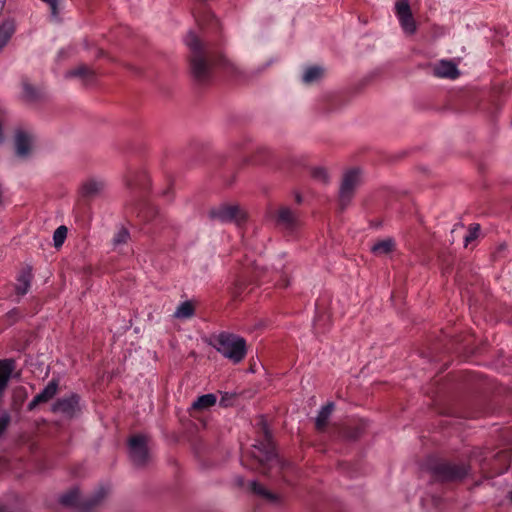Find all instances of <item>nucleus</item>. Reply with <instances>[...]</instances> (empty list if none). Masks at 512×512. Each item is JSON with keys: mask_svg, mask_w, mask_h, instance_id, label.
Listing matches in <instances>:
<instances>
[{"mask_svg": "<svg viewBox=\"0 0 512 512\" xmlns=\"http://www.w3.org/2000/svg\"><path fill=\"white\" fill-rule=\"evenodd\" d=\"M206 16H207V18H209V20L212 24H216L217 20L215 19V17L213 15L207 14Z\"/></svg>", "mask_w": 512, "mask_h": 512, "instance_id": "obj_39", "label": "nucleus"}, {"mask_svg": "<svg viewBox=\"0 0 512 512\" xmlns=\"http://www.w3.org/2000/svg\"><path fill=\"white\" fill-rule=\"evenodd\" d=\"M147 441L145 435H134L128 441L130 458L137 466H143L148 460Z\"/></svg>", "mask_w": 512, "mask_h": 512, "instance_id": "obj_7", "label": "nucleus"}, {"mask_svg": "<svg viewBox=\"0 0 512 512\" xmlns=\"http://www.w3.org/2000/svg\"><path fill=\"white\" fill-rule=\"evenodd\" d=\"M158 210L156 207L147 206L144 209L140 210L137 216L141 218L143 221H150L156 214Z\"/></svg>", "mask_w": 512, "mask_h": 512, "instance_id": "obj_31", "label": "nucleus"}, {"mask_svg": "<svg viewBox=\"0 0 512 512\" xmlns=\"http://www.w3.org/2000/svg\"><path fill=\"white\" fill-rule=\"evenodd\" d=\"M469 472V466L463 463L442 461L432 467V473L436 480L441 482L462 481Z\"/></svg>", "mask_w": 512, "mask_h": 512, "instance_id": "obj_5", "label": "nucleus"}, {"mask_svg": "<svg viewBox=\"0 0 512 512\" xmlns=\"http://www.w3.org/2000/svg\"><path fill=\"white\" fill-rule=\"evenodd\" d=\"M33 144V136L23 130H18L15 134L16 155L20 158H26L30 155Z\"/></svg>", "mask_w": 512, "mask_h": 512, "instance_id": "obj_12", "label": "nucleus"}, {"mask_svg": "<svg viewBox=\"0 0 512 512\" xmlns=\"http://www.w3.org/2000/svg\"><path fill=\"white\" fill-rule=\"evenodd\" d=\"M479 231V224H473L469 227V234L465 237V246H467L469 242L475 240L478 237Z\"/></svg>", "mask_w": 512, "mask_h": 512, "instance_id": "obj_33", "label": "nucleus"}, {"mask_svg": "<svg viewBox=\"0 0 512 512\" xmlns=\"http://www.w3.org/2000/svg\"><path fill=\"white\" fill-rule=\"evenodd\" d=\"M189 48V67L193 78L199 82H206L211 75L213 65L220 63L211 46L202 42L194 32H189L185 38Z\"/></svg>", "mask_w": 512, "mask_h": 512, "instance_id": "obj_1", "label": "nucleus"}, {"mask_svg": "<svg viewBox=\"0 0 512 512\" xmlns=\"http://www.w3.org/2000/svg\"><path fill=\"white\" fill-rule=\"evenodd\" d=\"M216 350L233 363H240L246 356L247 346L244 338L231 333H221L216 338Z\"/></svg>", "mask_w": 512, "mask_h": 512, "instance_id": "obj_3", "label": "nucleus"}, {"mask_svg": "<svg viewBox=\"0 0 512 512\" xmlns=\"http://www.w3.org/2000/svg\"><path fill=\"white\" fill-rule=\"evenodd\" d=\"M250 487H251V490L253 493L266 499L268 502L274 503V504L279 502V496L277 494L270 492L269 490H267L264 486H262L258 482L252 481L250 483Z\"/></svg>", "mask_w": 512, "mask_h": 512, "instance_id": "obj_21", "label": "nucleus"}, {"mask_svg": "<svg viewBox=\"0 0 512 512\" xmlns=\"http://www.w3.org/2000/svg\"><path fill=\"white\" fill-rule=\"evenodd\" d=\"M395 8L403 30L410 35L414 34L416 32V23L408 0H398L395 4Z\"/></svg>", "mask_w": 512, "mask_h": 512, "instance_id": "obj_9", "label": "nucleus"}, {"mask_svg": "<svg viewBox=\"0 0 512 512\" xmlns=\"http://www.w3.org/2000/svg\"><path fill=\"white\" fill-rule=\"evenodd\" d=\"M275 223L284 230L293 231L300 225V219L296 211L282 206L276 212Z\"/></svg>", "mask_w": 512, "mask_h": 512, "instance_id": "obj_10", "label": "nucleus"}, {"mask_svg": "<svg viewBox=\"0 0 512 512\" xmlns=\"http://www.w3.org/2000/svg\"><path fill=\"white\" fill-rule=\"evenodd\" d=\"M15 31V24L11 20L4 21L0 26V50L7 44Z\"/></svg>", "mask_w": 512, "mask_h": 512, "instance_id": "obj_24", "label": "nucleus"}, {"mask_svg": "<svg viewBox=\"0 0 512 512\" xmlns=\"http://www.w3.org/2000/svg\"><path fill=\"white\" fill-rule=\"evenodd\" d=\"M324 75V69L320 66L308 67L302 77L305 84H312L319 81Z\"/></svg>", "mask_w": 512, "mask_h": 512, "instance_id": "obj_23", "label": "nucleus"}, {"mask_svg": "<svg viewBox=\"0 0 512 512\" xmlns=\"http://www.w3.org/2000/svg\"><path fill=\"white\" fill-rule=\"evenodd\" d=\"M22 87H23V99L27 102H36L42 99L43 97V91L38 88L34 87L31 83H29L26 79L22 81Z\"/></svg>", "mask_w": 512, "mask_h": 512, "instance_id": "obj_18", "label": "nucleus"}, {"mask_svg": "<svg viewBox=\"0 0 512 512\" xmlns=\"http://www.w3.org/2000/svg\"><path fill=\"white\" fill-rule=\"evenodd\" d=\"M243 292V287L241 282H237L235 285V289L233 291L234 297H240Z\"/></svg>", "mask_w": 512, "mask_h": 512, "instance_id": "obj_36", "label": "nucleus"}, {"mask_svg": "<svg viewBox=\"0 0 512 512\" xmlns=\"http://www.w3.org/2000/svg\"><path fill=\"white\" fill-rule=\"evenodd\" d=\"M281 285L282 287H287L289 285V279L287 276H285L282 280V282L279 284Z\"/></svg>", "mask_w": 512, "mask_h": 512, "instance_id": "obj_38", "label": "nucleus"}, {"mask_svg": "<svg viewBox=\"0 0 512 512\" xmlns=\"http://www.w3.org/2000/svg\"><path fill=\"white\" fill-rule=\"evenodd\" d=\"M79 491L76 488L71 489L67 493L63 494L60 498L61 504L67 507H74L78 504Z\"/></svg>", "mask_w": 512, "mask_h": 512, "instance_id": "obj_28", "label": "nucleus"}, {"mask_svg": "<svg viewBox=\"0 0 512 512\" xmlns=\"http://www.w3.org/2000/svg\"><path fill=\"white\" fill-rule=\"evenodd\" d=\"M333 410L334 404L332 402L327 403L321 408L315 420V427L318 431H324Z\"/></svg>", "mask_w": 512, "mask_h": 512, "instance_id": "obj_19", "label": "nucleus"}, {"mask_svg": "<svg viewBox=\"0 0 512 512\" xmlns=\"http://www.w3.org/2000/svg\"><path fill=\"white\" fill-rule=\"evenodd\" d=\"M58 390V381L52 380L48 383V385L37 394L33 400L28 404V410H34L37 405L41 403H46L51 400L57 393Z\"/></svg>", "mask_w": 512, "mask_h": 512, "instance_id": "obj_13", "label": "nucleus"}, {"mask_svg": "<svg viewBox=\"0 0 512 512\" xmlns=\"http://www.w3.org/2000/svg\"><path fill=\"white\" fill-rule=\"evenodd\" d=\"M109 493V487L101 486L81 505V512H93Z\"/></svg>", "mask_w": 512, "mask_h": 512, "instance_id": "obj_15", "label": "nucleus"}, {"mask_svg": "<svg viewBox=\"0 0 512 512\" xmlns=\"http://www.w3.org/2000/svg\"><path fill=\"white\" fill-rule=\"evenodd\" d=\"M41 1L45 2L49 6L50 12H51V17L54 20H58V15H59L58 0H41Z\"/></svg>", "mask_w": 512, "mask_h": 512, "instance_id": "obj_34", "label": "nucleus"}, {"mask_svg": "<svg viewBox=\"0 0 512 512\" xmlns=\"http://www.w3.org/2000/svg\"><path fill=\"white\" fill-rule=\"evenodd\" d=\"M67 227L66 226H59L55 231H54V234H53V241H54V246L56 248H59L63 245L66 237H67Z\"/></svg>", "mask_w": 512, "mask_h": 512, "instance_id": "obj_30", "label": "nucleus"}, {"mask_svg": "<svg viewBox=\"0 0 512 512\" xmlns=\"http://www.w3.org/2000/svg\"><path fill=\"white\" fill-rule=\"evenodd\" d=\"M239 484H240V485H243V479H240V480H239Z\"/></svg>", "mask_w": 512, "mask_h": 512, "instance_id": "obj_43", "label": "nucleus"}, {"mask_svg": "<svg viewBox=\"0 0 512 512\" xmlns=\"http://www.w3.org/2000/svg\"><path fill=\"white\" fill-rule=\"evenodd\" d=\"M433 74L441 78L455 79L459 76V71L452 61L441 60L434 65Z\"/></svg>", "mask_w": 512, "mask_h": 512, "instance_id": "obj_14", "label": "nucleus"}, {"mask_svg": "<svg viewBox=\"0 0 512 512\" xmlns=\"http://www.w3.org/2000/svg\"><path fill=\"white\" fill-rule=\"evenodd\" d=\"M361 183L362 171L359 168H350L343 173L338 191V206L341 211L350 205Z\"/></svg>", "mask_w": 512, "mask_h": 512, "instance_id": "obj_4", "label": "nucleus"}, {"mask_svg": "<svg viewBox=\"0 0 512 512\" xmlns=\"http://www.w3.org/2000/svg\"><path fill=\"white\" fill-rule=\"evenodd\" d=\"M130 237L129 231L126 228H121L113 238L114 245L125 244Z\"/></svg>", "mask_w": 512, "mask_h": 512, "instance_id": "obj_32", "label": "nucleus"}, {"mask_svg": "<svg viewBox=\"0 0 512 512\" xmlns=\"http://www.w3.org/2000/svg\"><path fill=\"white\" fill-rule=\"evenodd\" d=\"M55 413H62L68 417H72L79 410V397L72 394L69 397L58 399L52 406Z\"/></svg>", "mask_w": 512, "mask_h": 512, "instance_id": "obj_11", "label": "nucleus"}, {"mask_svg": "<svg viewBox=\"0 0 512 512\" xmlns=\"http://www.w3.org/2000/svg\"><path fill=\"white\" fill-rule=\"evenodd\" d=\"M509 499L511 500L512 502V491L509 493Z\"/></svg>", "mask_w": 512, "mask_h": 512, "instance_id": "obj_42", "label": "nucleus"}, {"mask_svg": "<svg viewBox=\"0 0 512 512\" xmlns=\"http://www.w3.org/2000/svg\"><path fill=\"white\" fill-rule=\"evenodd\" d=\"M11 421V417L8 413H4L0 417V436L4 433V431L7 429L9 423Z\"/></svg>", "mask_w": 512, "mask_h": 512, "instance_id": "obj_35", "label": "nucleus"}, {"mask_svg": "<svg viewBox=\"0 0 512 512\" xmlns=\"http://www.w3.org/2000/svg\"><path fill=\"white\" fill-rule=\"evenodd\" d=\"M394 247H395L394 241L392 239L388 238V239H384V240H381V241L375 243L371 247V251L376 256H384V255H387L390 252H392Z\"/></svg>", "mask_w": 512, "mask_h": 512, "instance_id": "obj_22", "label": "nucleus"}, {"mask_svg": "<svg viewBox=\"0 0 512 512\" xmlns=\"http://www.w3.org/2000/svg\"><path fill=\"white\" fill-rule=\"evenodd\" d=\"M216 403V396L214 394H205L200 397L193 403L192 407L194 409H207L213 406Z\"/></svg>", "mask_w": 512, "mask_h": 512, "instance_id": "obj_27", "label": "nucleus"}, {"mask_svg": "<svg viewBox=\"0 0 512 512\" xmlns=\"http://www.w3.org/2000/svg\"><path fill=\"white\" fill-rule=\"evenodd\" d=\"M106 188V182L99 177H90L84 180L79 187V195L85 200L100 197Z\"/></svg>", "mask_w": 512, "mask_h": 512, "instance_id": "obj_8", "label": "nucleus"}, {"mask_svg": "<svg viewBox=\"0 0 512 512\" xmlns=\"http://www.w3.org/2000/svg\"><path fill=\"white\" fill-rule=\"evenodd\" d=\"M230 398H232V395L228 398V394L226 393L224 396H222L220 400V405L223 407H227L229 405Z\"/></svg>", "mask_w": 512, "mask_h": 512, "instance_id": "obj_37", "label": "nucleus"}, {"mask_svg": "<svg viewBox=\"0 0 512 512\" xmlns=\"http://www.w3.org/2000/svg\"><path fill=\"white\" fill-rule=\"evenodd\" d=\"M365 428L366 424L364 422L348 426L344 430V436L349 440L355 441L362 436V434L365 431Z\"/></svg>", "mask_w": 512, "mask_h": 512, "instance_id": "obj_26", "label": "nucleus"}, {"mask_svg": "<svg viewBox=\"0 0 512 512\" xmlns=\"http://www.w3.org/2000/svg\"><path fill=\"white\" fill-rule=\"evenodd\" d=\"M310 173L314 180L322 184H327L329 182V174L327 169L324 167H313Z\"/></svg>", "mask_w": 512, "mask_h": 512, "instance_id": "obj_29", "label": "nucleus"}, {"mask_svg": "<svg viewBox=\"0 0 512 512\" xmlns=\"http://www.w3.org/2000/svg\"><path fill=\"white\" fill-rule=\"evenodd\" d=\"M195 313V307L191 301L182 302L174 312V317L177 319L191 318Z\"/></svg>", "mask_w": 512, "mask_h": 512, "instance_id": "obj_25", "label": "nucleus"}, {"mask_svg": "<svg viewBox=\"0 0 512 512\" xmlns=\"http://www.w3.org/2000/svg\"><path fill=\"white\" fill-rule=\"evenodd\" d=\"M208 217L213 221L235 222L239 225L245 220V213L236 205L219 204L209 209Z\"/></svg>", "mask_w": 512, "mask_h": 512, "instance_id": "obj_6", "label": "nucleus"}, {"mask_svg": "<svg viewBox=\"0 0 512 512\" xmlns=\"http://www.w3.org/2000/svg\"><path fill=\"white\" fill-rule=\"evenodd\" d=\"M6 0H0V4L5 6Z\"/></svg>", "mask_w": 512, "mask_h": 512, "instance_id": "obj_41", "label": "nucleus"}, {"mask_svg": "<svg viewBox=\"0 0 512 512\" xmlns=\"http://www.w3.org/2000/svg\"><path fill=\"white\" fill-rule=\"evenodd\" d=\"M146 179L145 171L137 169H129L125 176L126 185L130 188L143 187Z\"/></svg>", "mask_w": 512, "mask_h": 512, "instance_id": "obj_17", "label": "nucleus"}, {"mask_svg": "<svg viewBox=\"0 0 512 512\" xmlns=\"http://www.w3.org/2000/svg\"><path fill=\"white\" fill-rule=\"evenodd\" d=\"M95 75H96L95 71L86 65H81L75 69L69 70L66 73L67 78L79 77V78H82L86 82L94 80Z\"/></svg>", "mask_w": 512, "mask_h": 512, "instance_id": "obj_20", "label": "nucleus"}, {"mask_svg": "<svg viewBox=\"0 0 512 512\" xmlns=\"http://www.w3.org/2000/svg\"><path fill=\"white\" fill-rule=\"evenodd\" d=\"M262 425L264 440L253 446L251 455L257 462L255 469L263 475H269L273 468L281 471L284 463L275 452L268 428L264 423Z\"/></svg>", "mask_w": 512, "mask_h": 512, "instance_id": "obj_2", "label": "nucleus"}, {"mask_svg": "<svg viewBox=\"0 0 512 512\" xmlns=\"http://www.w3.org/2000/svg\"><path fill=\"white\" fill-rule=\"evenodd\" d=\"M32 279V268L30 266L23 267L17 277V284L15 286L16 293L21 296L27 294L30 289Z\"/></svg>", "mask_w": 512, "mask_h": 512, "instance_id": "obj_16", "label": "nucleus"}, {"mask_svg": "<svg viewBox=\"0 0 512 512\" xmlns=\"http://www.w3.org/2000/svg\"><path fill=\"white\" fill-rule=\"evenodd\" d=\"M296 201L297 203H301L302 197L300 195H296Z\"/></svg>", "mask_w": 512, "mask_h": 512, "instance_id": "obj_40", "label": "nucleus"}]
</instances>
